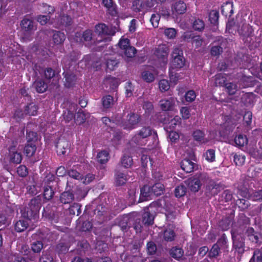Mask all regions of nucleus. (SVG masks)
I'll return each mask as SVG.
<instances>
[{"label": "nucleus", "mask_w": 262, "mask_h": 262, "mask_svg": "<svg viewBox=\"0 0 262 262\" xmlns=\"http://www.w3.org/2000/svg\"><path fill=\"white\" fill-rule=\"evenodd\" d=\"M36 149V147L35 145L33 143L30 142L25 146L24 152L27 157H31L34 155Z\"/></svg>", "instance_id": "29"}, {"label": "nucleus", "mask_w": 262, "mask_h": 262, "mask_svg": "<svg viewBox=\"0 0 262 262\" xmlns=\"http://www.w3.org/2000/svg\"><path fill=\"white\" fill-rule=\"evenodd\" d=\"M246 86H247L246 84L241 85V84L238 85L237 83L233 82H228L225 84L226 89L230 95L235 94L238 89Z\"/></svg>", "instance_id": "15"}, {"label": "nucleus", "mask_w": 262, "mask_h": 262, "mask_svg": "<svg viewBox=\"0 0 262 262\" xmlns=\"http://www.w3.org/2000/svg\"><path fill=\"white\" fill-rule=\"evenodd\" d=\"M28 220L21 219L17 221L14 224V229L17 232H21L24 231L28 227Z\"/></svg>", "instance_id": "16"}, {"label": "nucleus", "mask_w": 262, "mask_h": 262, "mask_svg": "<svg viewBox=\"0 0 262 262\" xmlns=\"http://www.w3.org/2000/svg\"><path fill=\"white\" fill-rule=\"evenodd\" d=\"M172 9L178 14H183L186 10V5L183 2L180 1L174 4Z\"/></svg>", "instance_id": "26"}, {"label": "nucleus", "mask_w": 262, "mask_h": 262, "mask_svg": "<svg viewBox=\"0 0 262 262\" xmlns=\"http://www.w3.org/2000/svg\"><path fill=\"white\" fill-rule=\"evenodd\" d=\"M160 19V15L159 14H153L151 15L150 21L155 28L158 27L159 21Z\"/></svg>", "instance_id": "55"}, {"label": "nucleus", "mask_w": 262, "mask_h": 262, "mask_svg": "<svg viewBox=\"0 0 262 262\" xmlns=\"http://www.w3.org/2000/svg\"><path fill=\"white\" fill-rule=\"evenodd\" d=\"M193 138L196 141H200L202 143H205L207 140L204 138V133L200 130H196L194 132Z\"/></svg>", "instance_id": "40"}, {"label": "nucleus", "mask_w": 262, "mask_h": 262, "mask_svg": "<svg viewBox=\"0 0 262 262\" xmlns=\"http://www.w3.org/2000/svg\"><path fill=\"white\" fill-rule=\"evenodd\" d=\"M70 212L71 214H75L77 213V215H78L80 213V206L77 203H74L73 205H72L70 208Z\"/></svg>", "instance_id": "56"}, {"label": "nucleus", "mask_w": 262, "mask_h": 262, "mask_svg": "<svg viewBox=\"0 0 262 262\" xmlns=\"http://www.w3.org/2000/svg\"><path fill=\"white\" fill-rule=\"evenodd\" d=\"M193 28L195 30L201 31L204 28V23L201 19H198L194 21Z\"/></svg>", "instance_id": "51"}, {"label": "nucleus", "mask_w": 262, "mask_h": 262, "mask_svg": "<svg viewBox=\"0 0 262 262\" xmlns=\"http://www.w3.org/2000/svg\"><path fill=\"white\" fill-rule=\"evenodd\" d=\"M220 252V248L218 244H214L209 252L208 255L210 257H215L219 255Z\"/></svg>", "instance_id": "43"}, {"label": "nucleus", "mask_w": 262, "mask_h": 262, "mask_svg": "<svg viewBox=\"0 0 262 262\" xmlns=\"http://www.w3.org/2000/svg\"><path fill=\"white\" fill-rule=\"evenodd\" d=\"M247 233L249 239L252 242L257 243L258 242V235L256 233L254 232L252 228H249L247 231Z\"/></svg>", "instance_id": "35"}, {"label": "nucleus", "mask_w": 262, "mask_h": 262, "mask_svg": "<svg viewBox=\"0 0 262 262\" xmlns=\"http://www.w3.org/2000/svg\"><path fill=\"white\" fill-rule=\"evenodd\" d=\"M250 262H262V248L254 251Z\"/></svg>", "instance_id": "33"}, {"label": "nucleus", "mask_w": 262, "mask_h": 262, "mask_svg": "<svg viewBox=\"0 0 262 262\" xmlns=\"http://www.w3.org/2000/svg\"><path fill=\"white\" fill-rule=\"evenodd\" d=\"M233 239V247L238 254H242L244 252V239L241 235L237 234L235 231L231 230Z\"/></svg>", "instance_id": "4"}, {"label": "nucleus", "mask_w": 262, "mask_h": 262, "mask_svg": "<svg viewBox=\"0 0 262 262\" xmlns=\"http://www.w3.org/2000/svg\"><path fill=\"white\" fill-rule=\"evenodd\" d=\"M159 87L161 92H166L169 89L170 84L168 80L162 79L159 82Z\"/></svg>", "instance_id": "45"}, {"label": "nucleus", "mask_w": 262, "mask_h": 262, "mask_svg": "<svg viewBox=\"0 0 262 262\" xmlns=\"http://www.w3.org/2000/svg\"><path fill=\"white\" fill-rule=\"evenodd\" d=\"M31 248L34 252L38 253L43 248V244L41 242L36 241L32 244Z\"/></svg>", "instance_id": "54"}, {"label": "nucleus", "mask_w": 262, "mask_h": 262, "mask_svg": "<svg viewBox=\"0 0 262 262\" xmlns=\"http://www.w3.org/2000/svg\"><path fill=\"white\" fill-rule=\"evenodd\" d=\"M207 179L206 175L200 174L188 179L187 182L191 191L197 192L200 189L202 184L204 183Z\"/></svg>", "instance_id": "3"}, {"label": "nucleus", "mask_w": 262, "mask_h": 262, "mask_svg": "<svg viewBox=\"0 0 262 262\" xmlns=\"http://www.w3.org/2000/svg\"><path fill=\"white\" fill-rule=\"evenodd\" d=\"M117 64V61L114 59H108L106 62L107 68L111 71L114 70Z\"/></svg>", "instance_id": "64"}, {"label": "nucleus", "mask_w": 262, "mask_h": 262, "mask_svg": "<svg viewBox=\"0 0 262 262\" xmlns=\"http://www.w3.org/2000/svg\"><path fill=\"white\" fill-rule=\"evenodd\" d=\"M64 77L66 78L65 85L67 87H71L75 81V76L72 74L66 73Z\"/></svg>", "instance_id": "39"}, {"label": "nucleus", "mask_w": 262, "mask_h": 262, "mask_svg": "<svg viewBox=\"0 0 262 262\" xmlns=\"http://www.w3.org/2000/svg\"><path fill=\"white\" fill-rule=\"evenodd\" d=\"M171 256L175 259H179L181 258L184 254L183 250L178 247H173L170 251Z\"/></svg>", "instance_id": "31"}, {"label": "nucleus", "mask_w": 262, "mask_h": 262, "mask_svg": "<svg viewBox=\"0 0 262 262\" xmlns=\"http://www.w3.org/2000/svg\"><path fill=\"white\" fill-rule=\"evenodd\" d=\"M122 52L126 57L131 58L134 57L136 53V50L134 47L129 46Z\"/></svg>", "instance_id": "41"}, {"label": "nucleus", "mask_w": 262, "mask_h": 262, "mask_svg": "<svg viewBox=\"0 0 262 262\" xmlns=\"http://www.w3.org/2000/svg\"><path fill=\"white\" fill-rule=\"evenodd\" d=\"M247 150L254 158L262 159V141L257 146L255 143H250L247 147Z\"/></svg>", "instance_id": "7"}, {"label": "nucleus", "mask_w": 262, "mask_h": 262, "mask_svg": "<svg viewBox=\"0 0 262 262\" xmlns=\"http://www.w3.org/2000/svg\"><path fill=\"white\" fill-rule=\"evenodd\" d=\"M95 30L96 33L100 35L108 34L110 33V30L107 26L104 24H100L95 26Z\"/></svg>", "instance_id": "30"}, {"label": "nucleus", "mask_w": 262, "mask_h": 262, "mask_svg": "<svg viewBox=\"0 0 262 262\" xmlns=\"http://www.w3.org/2000/svg\"><path fill=\"white\" fill-rule=\"evenodd\" d=\"M171 67L172 69H181L185 64L183 51L179 47H176L171 54Z\"/></svg>", "instance_id": "2"}, {"label": "nucleus", "mask_w": 262, "mask_h": 262, "mask_svg": "<svg viewBox=\"0 0 262 262\" xmlns=\"http://www.w3.org/2000/svg\"><path fill=\"white\" fill-rule=\"evenodd\" d=\"M34 85L37 92L40 93L45 92L48 88L47 84L41 79L36 80Z\"/></svg>", "instance_id": "24"}, {"label": "nucleus", "mask_w": 262, "mask_h": 262, "mask_svg": "<svg viewBox=\"0 0 262 262\" xmlns=\"http://www.w3.org/2000/svg\"><path fill=\"white\" fill-rule=\"evenodd\" d=\"M109 154L106 150H102L98 153L97 160L98 162L101 164L106 163L109 159Z\"/></svg>", "instance_id": "28"}, {"label": "nucleus", "mask_w": 262, "mask_h": 262, "mask_svg": "<svg viewBox=\"0 0 262 262\" xmlns=\"http://www.w3.org/2000/svg\"><path fill=\"white\" fill-rule=\"evenodd\" d=\"M151 190L155 196L162 194L164 190V186L160 183H156L151 187Z\"/></svg>", "instance_id": "25"}, {"label": "nucleus", "mask_w": 262, "mask_h": 262, "mask_svg": "<svg viewBox=\"0 0 262 262\" xmlns=\"http://www.w3.org/2000/svg\"><path fill=\"white\" fill-rule=\"evenodd\" d=\"M142 78L147 82H151L155 79V76L152 73L148 71H144L142 74Z\"/></svg>", "instance_id": "48"}, {"label": "nucleus", "mask_w": 262, "mask_h": 262, "mask_svg": "<svg viewBox=\"0 0 262 262\" xmlns=\"http://www.w3.org/2000/svg\"><path fill=\"white\" fill-rule=\"evenodd\" d=\"M152 130L149 126H144L142 127L133 138V141L138 144H141V139L148 138L151 135Z\"/></svg>", "instance_id": "6"}, {"label": "nucleus", "mask_w": 262, "mask_h": 262, "mask_svg": "<svg viewBox=\"0 0 262 262\" xmlns=\"http://www.w3.org/2000/svg\"><path fill=\"white\" fill-rule=\"evenodd\" d=\"M121 163L124 167H129L133 164V160L132 158L128 156H124L122 158Z\"/></svg>", "instance_id": "49"}, {"label": "nucleus", "mask_w": 262, "mask_h": 262, "mask_svg": "<svg viewBox=\"0 0 262 262\" xmlns=\"http://www.w3.org/2000/svg\"><path fill=\"white\" fill-rule=\"evenodd\" d=\"M39 10L43 13L51 14L54 11V8L46 4H42L39 6Z\"/></svg>", "instance_id": "46"}, {"label": "nucleus", "mask_w": 262, "mask_h": 262, "mask_svg": "<svg viewBox=\"0 0 262 262\" xmlns=\"http://www.w3.org/2000/svg\"><path fill=\"white\" fill-rule=\"evenodd\" d=\"M54 191L52 188L49 186H47L44 188L43 196L45 199L50 200L51 199L54 195Z\"/></svg>", "instance_id": "44"}, {"label": "nucleus", "mask_w": 262, "mask_h": 262, "mask_svg": "<svg viewBox=\"0 0 262 262\" xmlns=\"http://www.w3.org/2000/svg\"><path fill=\"white\" fill-rule=\"evenodd\" d=\"M232 219L230 217L226 218L219 223V226L223 230H227L231 226Z\"/></svg>", "instance_id": "37"}, {"label": "nucleus", "mask_w": 262, "mask_h": 262, "mask_svg": "<svg viewBox=\"0 0 262 262\" xmlns=\"http://www.w3.org/2000/svg\"><path fill=\"white\" fill-rule=\"evenodd\" d=\"M128 217L125 216L122 217L121 220L119 222V225L121 228L122 230H126L128 227Z\"/></svg>", "instance_id": "58"}, {"label": "nucleus", "mask_w": 262, "mask_h": 262, "mask_svg": "<svg viewBox=\"0 0 262 262\" xmlns=\"http://www.w3.org/2000/svg\"><path fill=\"white\" fill-rule=\"evenodd\" d=\"M69 146V142L64 140H60L57 143V152L59 155H64L66 150L68 149Z\"/></svg>", "instance_id": "14"}, {"label": "nucleus", "mask_w": 262, "mask_h": 262, "mask_svg": "<svg viewBox=\"0 0 262 262\" xmlns=\"http://www.w3.org/2000/svg\"><path fill=\"white\" fill-rule=\"evenodd\" d=\"M175 234L173 231L170 229H166L164 232V238L167 241H171L174 239Z\"/></svg>", "instance_id": "47"}, {"label": "nucleus", "mask_w": 262, "mask_h": 262, "mask_svg": "<svg viewBox=\"0 0 262 262\" xmlns=\"http://www.w3.org/2000/svg\"><path fill=\"white\" fill-rule=\"evenodd\" d=\"M40 207V200L37 198L32 199L28 206L21 210L22 217L28 220H36L38 217Z\"/></svg>", "instance_id": "1"}, {"label": "nucleus", "mask_w": 262, "mask_h": 262, "mask_svg": "<svg viewBox=\"0 0 262 262\" xmlns=\"http://www.w3.org/2000/svg\"><path fill=\"white\" fill-rule=\"evenodd\" d=\"M233 161L237 166H242L245 162V156L240 154H233Z\"/></svg>", "instance_id": "34"}, {"label": "nucleus", "mask_w": 262, "mask_h": 262, "mask_svg": "<svg viewBox=\"0 0 262 262\" xmlns=\"http://www.w3.org/2000/svg\"><path fill=\"white\" fill-rule=\"evenodd\" d=\"M238 31L241 35L244 37H250L252 33V29L251 27L247 24H244L241 28H239Z\"/></svg>", "instance_id": "22"}, {"label": "nucleus", "mask_w": 262, "mask_h": 262, "mask_svg": "<svg viewBox=\"0 0 262 262\" xmlns=\"http://www.w3.org/2000/svg\"><path fill=\"white\" fill-rule=\"evenodd\" d=\"M17 172L21 177H26L28 174L27 167L24 165H20L17 169Z\"/></svg>", "instance_id": "62"}, {"label": "nucleus", "mask_w": 262, "mask_h": 262, "mask_svg": "<svg viewBox=\"0 0 262 262\" xmlns=\"http://www.w3.org/2000/svg\"><path fill=\"white\" fill-rule=\"evenodd\" d=\"M164 34L168 38H173L176 36V30L173 28H167L165 30Z\"/></svg>", "instance_id": "63"}, {"label": "nucleus", "mask_w": 262, "mask_h": 262, "mask_svg": "<svg viewBox=\"0 0 262 262\" xmlns=\"http://www.w3.org/2000/svg\"><path fill=\"white\" fill-rule=\"evenodd\" d=\"M242 99L246 105H250L253 101V94H246L242 97Z\"/></svg>", "instance_id": "59"}, {"label": "nucleus", "mask_w": 262, "mask_h": 262, "mask_svg": "<svg viewBox=\"0 0 262 262\" xmlns=\"http://www.w3.org/2000/svg\"><path fill=\"white\" fill-rule=\"evenodd\" d=\"M175 103L174 99L172 97L162 99L159 102V105L163 111L171 110Z\"/></svg>", "instance_id": "10"}, {"label": "nucleus", "mask_w": 262, "mask_h": 262, "mask_svg": "<svg viewBox=\"0 0 262 262\" xmlns=\"http://www.w3.org/2000/svg\"><path fill=\"white\" fill-rule=\"evenodd\" d=\"M196 94L193 90L188 91L185 94V99L187 102H192L194 100Z\"/></svg>", "instance_id": "57"}, {"label": "nucleus", "mask_w": 262, "mask_h": 262, "mask_svg": "<svg viewBox=\"0 0 262 262\" xmlns=\"http://www.w3.org/2000/svg\"><path fill=\"white\" fill-rule=\"evenodd\" d=\"M220 185L212 180H209L207 186V189L210 191L212 195H215L220 190Z\"/></svg>", "instance_id": "21"}, {"label": "nucleus", "mask_w": 262, "mask_h": 262, "mask_svg": "<svg viewBox=\"0 0 262 262\" xmlns=\"http://www.w3.org/2000/svg\"><path fill=\"white\" fill-rule=\"evenodd\" d=\"M74 195L70 191H64L61 194L60 200L63 204L71 203L74 200Z\"/></svg>", "instance_id": "20"}, {"label": "nucleus", "mask_w": 262, "mask_h": 262, "mask_svg": "<svg viewBox=\"0 0 262 262\" xmlns=\"http://www.w3.org/2000/svg\"><path fill=\"white\" fill-rule=\"evenodd\" d=\"M69 176L76 180H82V175L75 170L71 169L68 172Z\"/></svg>", "instance_id": "60"}, {"label": "nucleus", "mask_w": 262, "mask_h": 262, "mask_svg": "<svg viewBox=\"0 0 262 262\" xmlns=\"http://www.w3.org/2000/svg\"><path fill=\"white\" fill-rule=\"evenodd\" d=\"M143 223L145 225H151L154 222V216L149 212L146 211L143 214Z\"/></svg>", "instance_id": "38"}, {"label": "nucleus", "mask_w": 262, "mask_h": 262, "mask_svg": "<svg viewBox=\"0 0 262 262\" xmlns=\"http://www.w3.org/2000/svg\"><path fill=\"white\" fill-rule=\"evenodd\" d=\"M52 39L55 45H60L66 39L63 33L60 31H53Z\"/></svg>", "instance_id": "18"}, {"label": "nucleus", "mask_w": 262, "mask_h": 262, "mask_svg": "<svg viewBox=\"0 0 262 262\" xmlns=\"http://www.w3.org/2000/svg\"><path fill=\"white\" fill-rule=\"evenodd\" d=\"M9 161L11 163L19 164L22 160V155L20 152L15 150L13 147L9 149Z\"/></svg>", "instance_id": "11"}, {"label": "nucleus", "mask_w": 262, "mask_h": 262, "mask_svg": "<svg viewBox=\"0 0 262 262\" xmlns=\"http://www.w3.org/2000/svg\"><path fill=\"white\" fill-rule=\"evenodd\" d=\"M214 80V85L215 86H222L225 82V78L221 74H217L215 75Z\"/></svg>", "instance_id": "52"}, {"label": "nucleus", "mask_w": 262, "mask_h": 262, "mask_svg": "<svg viewBox=\"0 0 262 262\" xmlns=\"http://www.w3.org/2000/svg\"><path fill=\"white\" fill-rule=\"evenodd\" d=\"M155 54L159 59L161 60L164 64L167 63L168 49L166 45H162L159 46L156 50Z\"/></svg>", "instance_id": "8"}, {"label": "nucleus", "mask_w": 262, "mask_h": 262, "mask_svg": "<svg viewBox=\"0 0 262 262\" xmlns=\"http://www.w3.org/2000/svg\"><path fill=\"white\" fill-rule=\"evenodd\" d=\"M37 105L33 103H31L25 106V113L30 116H35L37 114Z\"/></svg>", "instance_id": "27"}, {"label": "nucleus", "mask_w": 262, "mask_h": 262, "mask_svg": "<svg viewBox=\"0 0 262 262\" xmlns=\"http://www.w3.org/2000/svg\"><path fill=\"white\" fill-rule=\"evenodd\" d=\"M234 142L236 146H244L247 144L248 139L245 136L239 135L235 137Z\"/></svg>", "instance_id": "32"}, {"label": "nucleus", "mask_w": 262, "mask_h": 262, "mask_svg": "<svg viewBox=\"0 0 262 262\" xmlns=\"http://www.w3.org/2000/svg\"><path fill=\"white\" fill-rule=\"evenodd\" d=\"M104 6L107 9L108 13L112 16H116L117 12L116 5L113 3L112 0H103Z\"/></svg>", "instance_id": "19"}, {"label": "nucleus", "mask_w": 262, "mask_h": 262, "mask_svg": "<svg viewBox=\"0 0 262 262\" xmlns=\"http://www.w3.org/2000/svg\"><path fill=\"white\" fill-rule=\"evenodd\" d=\"M250 199L253 201H262V190L253 192L251 194Z\"/></svg>", "instance_id": "61"}, {"label": "nucleus", "mask_w": 262, "mask_h": 262, "mask_svg": "<svg viewBox=\"0 0 262 262\" xmlns=\"http://www.w3.org/2000/svg\"><path fill=\"white\" fill-rule=\"evenodd\" d=\"M140 121V116L134 113H130L126 116V119L122 122L124 129L131 130L135 127Z\"/></svg>", "instance_id": "5"}, {"label": "nucleus", "mask_w": 262, "mask_h": 262, "mask_svg": "<svg viewBox=\"0 0 262 262\" xmlns=\"http://www.w3.org/2000/svg\"><path fill=\"white\" fill-rule=\"evenodd\" d=\"M21 26L23 30L26 32L31 33L37 29V27L34 24L32 20L24 18L21 22Z\"/></svg>", "instance_id": "12"}, {"label": "nucleus", "mask_w": 262, "mask_h": 262, "mask_svg": "<svg viewBox=\"0 0 262 262\" xmlns=\"http://www.w3.org/2000/svg\"><path fill=\"white\" fill-rule=\"evenodd\" d=\"M205 159L209 162H213L215 160V151L213 149L208 150L204 154Z\"/></svg>", "instance_id": "50"}, {"label": "nucleus", "mask_w": 262, "mask_h": 262, "mask_svg": "<svg viewBox=\"0 0 262 262\" xmlns=\"http://www.w3.org/2000/svg\"><path fill=\"white\" fill-rule=\"evenodd\" d=\"M130 176L128 172L117 171L115 174V182L117 185L124 184L128 180Z\"/></svg>", "instance_id": "13"}, {"label": "nucleus", "mask_w": 262, "mask_h": 262, "mask_svg": "<svg viewBox=\"0 0 262 262\" xmlns=\"http://www.w3.org/2000/svg\"><path fill=\"white\" fill-rule=\"evenodd\" d=\"M103 106L105 108H110L114 104V99L111 95H106L102 99Z\"/></svg>", "instance_id": "36"}, {"label": "nucleus", "mask_w": 262, "mask_h": 262, "mask_svg": "<svg viewBox=\"0 0 262 262\" xmlns=\"http://www.w3.org/2000/svg\"><path fill=\"white\" fill-rule=\"evenodd\" d=\"M153 195H154L151 190V187L148 186H144L141 189L139 202L150 200Z\"/></svg>", "instance_id": "9"}, {"label": "nucleus", "mask_w": 262, "mask_h": 262, "mask_svg": "<svg viewBox=\"0 0 262 262\" xmlns=\"http://www.w3.org/2000/svg\"><path fill=\"white\" fill-rule=\"evenodd\" d=\"M187 189L184 185H181L177 186L174 190L175 195L177 197L184 196L186 193Z\"/></svg>", "instance_id": "42"}, {"label": "nucleus", "mask_w": 262, "mask_h": 262, "mask_svg": "<svg viewBox=\"0 0 262 262\" xmlns=\"http://www.w3.org/2000/svg\"><path fill=\"white\" fill-rule=\"evenodd\" d=\"M118 45L120 48L121 50H124L126 48H128V47L130 46L129 45V40L127 38H121L120 39Z\"/></svg>", "instance_id": "53"}, {"label": "nucleus", "mask_w": 262, "mask_h": 262, "mask_svg": "<svg viewBox=\"0 0 262 262\" xmlns=\"http://www.w3.org/2000/svg\"><path fill=\"white\" fill-rule=\"evenodd\" d=\"M89 117L90 114L88 113H86L82 110H79L76 114L75 121L76 123L80 124L84 122Z\"/></svg>", "instance_id": "23"}, {"label": "nucleus", "mask_w": 262, "mask_h": 262, "mask_svg": "<svg viewBox=\"0 0 262 262\" xmlns=\"http://www.w3.org/2000/svg\"><path fill=\"white\" fill-rule=\"evenodd\" d=\"M194 163L189 159H184L181 163L182 169L187 173L191 172L194 169Z\"/></svg>", "instance_id": "17"}]
</instances>
